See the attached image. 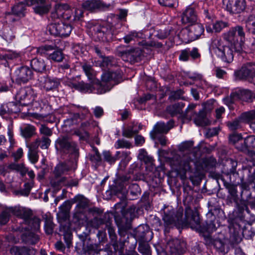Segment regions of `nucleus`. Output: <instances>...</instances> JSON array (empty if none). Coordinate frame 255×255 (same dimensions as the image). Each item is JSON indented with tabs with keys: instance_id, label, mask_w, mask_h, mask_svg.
Returning <instances> with one entry per match:
<instances>
[{
	"instance_id": "f257e3e1",
	"label": "nucleus",
	"mask_w": 255,
	"mask_h": 255,
	"mask_svg": "<svg viewBox=\"0 0 255 255\" xmlns=\"http://www.w3.org/2000/svg\"><path fill=\"white\" fill-rule=\"evenodd\" d=\"M164 215L162 220L164 221L165 230L174 226L178 228L180 227H190L193 230L202 232L211 233L216 231L217 227L214 221L211 220L206 222L205 229L200 225V219L199 213L196 209H192L186 207L185 212V218L182 219V213L180 211L175 212L171 206H167L163 209Z\"/></svg>"
},
{
	"instance_id": "f03ea898",
	"label": "nucleus",
	"mask_w": 255,
	"mask_h": 255,
	"mask_svg": "<svg viewBox=\"0 0 255 255\" xmlns=\"http://www.w3.org/2000/svg\"><path fill=\"white\" fill-rule=\"evenodd\" d=\"M245 32L243 27L241 25L232 27L229 31L223 34L224 40L234 47L235 52L241 53L243 50Z\"/></svg>"
},
{
	"instance_id": "7ed1b4c3",
	"label": "nucleus",
	"mask_w": 255,
	"mask_h": 255,
	"mask_svg": "<svg viewBox=\"0 0 255 255\" xmlns=\"http://www.w3.org/2000/svg\"><path fill=\"white\" fill-rule=\"evenodd\" d=\"M217 56L223 62L226 63H231L234 59V47L231 45H227L219 38L212 40L211 45Z\"/></svg>"
},
{
	"instance_id": "20e7f679",
	"label": "nucleus",
	"mask_w": 255,
	"mask_h": 255,
	"mask_svg": "<svg viewBox=\"0 0 255 255\" xmlns=\"http://www.w3.org/2000/svg\"><path fill=\"white\" fill-rule=\"evenodd\" d=\"M55 147L60 152L69 154L74 159L79 156V147L77 143L68 136H61L56 140Z\"/></svg>"
},
{
	"instance_id": "39448f33",
	"label": "nucleus",
	"mask_w": 255,
	"mask_h": 255,
	"mask_svg": "<svg viewBox=\"0 0 255 255\" xmlns=\"http://www.w3.org/2000/svg\"><path fill=\"white\" fill-rule=\"evenodd\" d=\"M204 32L203 25L200 23L190 24L188 27L182 29L180 36L185 41H194L198 39Z\"/></svg>"
},
{
	"instance_id": "423d86ee",
	"label": "nucleus",
	"mask_w": 255,
	"mask_h": 255,
	"mask_svg": "<svg viewBox=\"0 0 255 255\" xmlns=\"http://www.w3.org/2000/svg\"><path fill=\"white\" fill-rule=\"evenodd\" d=\"M234 74L237 79L248 81L255 85V63L244 64L240 69L236 71Z\"/></svg>"
},
{
	"instance_id": "0eeeda50",
	"label": "nucleus",
	"mask_w": 255,
	"mask_h": 255,
	"mask_svg": "<svg viewBox=\"0 0 255 255\" xmlns=\"http://www.w3.org/2000/svg\"><path fill=\"white\" fill-rule=\"evenodd\" d=\"M54 49V47L51 45L42 46L38 48H34L36 52L42 56H47L49 60L53 61L60 62L64 58V55L61 50H57L51 53V51Z\"/></svg>"
},
{
	"instance_id": "6e6552de",
	"label": "nucleus",
	"mask_w": 255,
	"mask_h": 255,
	"mask_svg": "<svg viewBox=\"0 0 255 255\" xmlns=\"http://www.w3.org/2000/svg\"><path fill=\"white\" fill-rule=\"evenodd\" d=\"M48 30L51 35L67 37L71 33L72 27L70 24L62 22L51 23L48 25Z\"/></svg>"
},
{
	"instance_id": "1a4fd4ad",
	"label": "nucleus",
	"mask_w": 255,
	"mask_h": 255,
	"mask_svg": "<svg viewBox=\"0 0 255 255\" xmlns=\"http://www.w3.org/2000/svg\"><path fill=\"white\" fill-rule=\"evenodd\" d=\"M33 76L32 71L27 66L17 68L14 72L12 80L18 84L27 83Z\"/></svg>"
},
{
	"instance_id": "9d476101",
	"label": "nucleus",
	"mask_w": 255,
	"mask_h": 255,
	"mask_svg": "<svg viewBox=\"0 0 255 255\" xmlns=\"http://www.w3.org/2000/svg\"><path fill=\"white\" fill-rule=\"evenodd\" d=\"M25 2L28 6L33 5L34 11L39 15L47 13L51 8V4L45 0H25Z\"/></svg>"
},
{
	"instance_id": "9b49d317",
	"label": "nucleus",
	"mask_w": 255,
	"mask_h": 255,
	"mask_svg": "<svg viewBox=\"0 0 255 255\" xmlns=\"http://www.w3.org/2000/svg\"><path fill=\"white\" fill-rule=\"evenodd\" d=\"M51 17L53 19L62 17L65 19H70L71 10L69 5L66 3L56 4L51 12Z\"/></svg>"
},
{
	"instance_id": "f8f14e48",
	"label": "nucleus",
	"mask_w": 255,
	"mask_h": 255,
	"mask_svg": "<svg viewBox=\"0 0 255 255\" xmlns=\"http://www.w3.org/2000/svg\"><path fill=\"white\" fill-rule=\"evenodd\" d=\"M205 240L207 244H212L219 252L225 254L228 252V241L224 238L212 239L210 235L205 236Z\"/></svg>"
},
{
	"instance_id": "ddd939ff",
	"label": "nucleus",
	"mask_w": 255,
	"mask_h": 255,
	"mask_svg": "<svg viewBox=\"0 0 255 255\" xmlns=\"http://www.w3.org/2000/svg\"><path fill=\"white\" fill-rule=\"evenodd\" d=\"M92 226L96 229H98L101 226H104L105 228L108 230L110 238L113 241H116L117 236L115 233V230L112 226L111 220L105 221L103 219L95 218L92 221Z\"/></svg>"
},
{
	"instance_id": "4468645a",
	"label": "nucleus",
	"mask_w": 255,
	"mask_h": 255,
	"mask_svg": "<svg viewBox=\"0 0 255 255\" xmlns=\"http://www.w3.org/2000/svg\"><path fill=\"white\" fill-rule=\"evenodd\" d=\"M185 243L177 239L169 240L167 244V249L171 255H181L185 252Z\"/></svg>"
},
{
	"instance_id": "2eb2a0df",
	"label": "nucleus",
	"mask_w": 255,
	"mask_h": 255,
	"mask_svg": "<svg viewBox=\"0 0 255 255\" xmlns=\"http://www.w3.org/2000/svg\"><path fill=\"white\" fill-rule=\"evenodd\" d=\"M142 55V52L141 50L139 48H136L124 51L121 56L125 61L135 63L141 60Z\"/></svg>"
},
{
	"instance_id": "dca6fc26",
	"label": "nucleus",
	"mask_w": 255,
	"mask_h": 255,
	"mask_svg": "<svg viewBox=\"0 0 255 255\" xmlns=\"http://www.w3.org/2000/svg\"><path fill=\"white\" fill-rule=\"evenodd\" d=\"M79 237L81 241L77 244L75 248L79 254H90L91 252L96 250V245L92 244L90 241L85 239L82 235H79Z\"/></svg>"
},
{
	"instance_id": "f3484780",
	"label": "nucleus",
	"mask_w": 255,
	"mask_h": 255,
	"mask_svg": "<svg viewBox=\"0 0 255 255\" xmlns=\"http://www.w3.org/2000/svg\"><path fill=\"white\" fill-rule=\"evenodd\" d=\"M246 6L245 0H228L226 8L230 13L238 14L244 12Z\"/></svg>"
},
{
	"instance_id": "a211bd4d",
	"label": "nucleus",
	"mask_w": 255,
	"mask_h": 255,
	"mask_svg": "<svg viewBox=\"0 0 255 255\" xmlns=\"http://www.w3.org/2000/svg\"><path fill=\"white\" fill-rule=\"evenodd\" d=\"M174 122L170 120L165 124L163 122L157 123L154 127V129L150 132V135L152 139H155L157 137L159 133H166L173 127Z\"/></svg>"
},
{
	"instance_id": "6ab92c4d",
	"label": "nucleus",
	"mask_w": 255,
	"mask_h": 255,
	"mask_svg": "<svg viewBox=\"0 0 255 255\" xmlns=\"http://www.w3.org/2000/svg\"><path fill=\"white\" fill-rule=\"evenodd\" d=\"M238 210L242 214L241 218L243 220L248 222H253L255 221V215L249 210L246 200H241L238 204Z\"/></svg>"
},
{
	"instance_id": "aec40b11",
	"label": "nucleus",
	"mask_w": 255,
	"mask_h": 255,
	"mask_svg": "<svg viewBox=\"0 0 255 255\" xmlns=\"http://www.w3.org/2000/svg\"><path fill=\"white\" fill-rule=\"evenodd\" d=\"M66 85L71 88L80 91L82 92L90 93L93 91L90 84L77 81L76 78L68 79L65 81Z\"/></svg>"
},
{
	"instance_id": "412c9836",
	"label": "nucleus",
	"mask_w": 255,
	"mask_h": 255,
	"mask_svg": "<svg viewBox=\"0 0 255 255\" xmlns=\"http://www.w3.org/2000/svg\"><path fill=\"white\" fill-rule=\"evenodd\" d=\"M92 34L97 37L99 40H107L109 38H111V32L107 30L106 28L101 26L99 25H95L91 26L90 28Z\"/></svg>"
},
{
	"instance_id": "4be33fe9",
	"label": "nucleus",
	"mask_w": 255,
	"mask_h": 255,
	"mask_svg": "<svg viewBox=\"0 0 255 255\" xmlns=\"http://www.w3.org/2000/svg\"><path fill=\"white\" fill-rule=\"evenodd\" d=\"M200 56L198 48L194 47L191 50L190 48H186L181 50L179 59L180 61L186 62L189 61L190 58L193 60L197 59Z\"/></svg>"
},
{
	"instance_id": "5701e85b",
	"label": "nucleus",
	"mask_w": 255,
	"mask_h": 255,
	"mask_svg": "<svg viewBox=\"0 0 255 255\" xmlns=\"http://www.w3.org/2000/svg\"><path fill=\"white\" fill-rule=\"evenodd\" d=\"M229 229L231 234V242L235 244L240 243L242 240V234H244L242 232L241 226L235 222L230 226Z\"/></svg>"
},
{
	"instance_id": "b1692460",
	"label": "nucleus",
	"mask_w": 255,
	"mask_h": 255,
	"mask_svg": "<svg viewBox=\"0 0 255 255\" xmlns=\"http://www.w3.org/2000/svg\"><path fill=\"white\" fill-rule=\"evenodd\" d=\"M95 64L102 68L103 70H110L117 64V61L113 56H104L95 61Z\"/></svg>"
},
{
	"instance_id": "393cba45",
	"label": "nucleus",
	"mask_w": 255,
	"mask_h": 255,
	"mask_svg": "<svg viewBox=\"0 0 255 255\" xmlns=\"http://www.w3.org/2000/svg\"><path fill=\"white\" fill-rule=\"evenodd\" d=\"M181 20L185 24H192L197 22V15L194 9L190 6H188L183 11Z\"/></svg>"
},
{
	"instance_id": "a878e982",
	"label": "nucleus",
	"mask_w": 255,
	"mask_h": 255,
	"mask_svg": "<svg viewBox=\"0 0 255 255\" xmlns=\"http://www.w3.org/2000/svg\"><path fill=\"white\" fill-rule=\"evenodd\" d=\"M136 236L145 241H150L152 237V232L147 225H140L136 229Z\"/></svg>"
},
{
	"instance_id": "bb28decb",
	"label": "nucleus",
	"mask_w": 255,
	"mask_h": 255,
	"mask_svg": "<svg viewBox=\"0 0 255 255\" xmlns=\"http://www.w3.org/2000/svg\"><path fill=\"white\" fill-rule=\"evenodd\" d=\"M17 97L20 100H27V104H29L34 100V93L31 87L21 88L17 93Z\"/></svg>"
},
{
	"instance_id": "cd10ccee",
	"label": "nucleus",
	"mask_w": 255,
	"mask_h": 255,
	"mask_svg": "<svg viewBox=\"0 0 255 255\" xmlns=\"http://www.w3.org/2000/svg\"><path fill=\"white\" fill-rule=\"evenodd\" d=\"M26 146L28 148V159L32 163L35 164L38 161L39 159L37 141L27 144Z\"/></svg>"
},
{
	"instance_id": "c85d7f7f",
	"label": "nucleus",
	"mask_w": 255,
	"mask_h": 255,
	"mask_svg": "<svg viewBox=\"0 0 255 255\" xmlns=\"http://www.w3.org/2000/svg\"><path fill=\"white\" fill-rule=\"evenodd\" d=\"M192 160L191 158L184 157L180 161L179 164V170L180 172H183L181 175V178L186 177L185 174L187 172H191V163Z\"/></svg>"
},
{
	"instance_id": "c756f323",
	"label": "nucleus",
	"mask_w": 255,
	"mask_h": 255,
	"mask_svg": "<svg viewBox=\"0 0 255 255\" xmlns=\"http://www.w3.org/2000/svg\"><path fill=\"white\" fill-rule=\"evenodd\" d=\"M236 147L239 150L242 151H246L250 148L255 147V135H251L248 136L244 139V144H237Z\"/></svg>"
},
{
	"instance_id": "7c9ffc66",
	"label": "nucleus",
	"mask_w": 255,
	"mask_h": 255,
	"mask_svg": "<svg viewBox=\"0 0 255 255\" xmlns=\"http://www.w3.org/2000/svg\"><path fill=\"white\" fill-rule=\"evenodd\" d=\"M142 126L137 125V123L134 122L130 123L127 128L123 131L122 134L124 136L130 138L134 134L137 133L141 129Z\"/></svg>"
},
{
	"instance_id": "2f4dec72",
	"label": "nucleus",
	"mask_w": 255,
	"mask_h": 255,
	"mask_svg": "<svg viewBox=\"0 0 255 255\" xmlns=\"http://www.w3.org/2000/svg\"><path fill=\"white\" fill-rule=\"evenodd\" d=\"M30 66L36 72L43 73L46 71V64L42 59L34 58L31 60Z\"/></svg>"
},
{
	"instance_id": "473e14b6",
	"label": "nucleus",
	"mask_w": 255,
	"mask_h": 255,
	"mask_svg": "<svg viewBox=\"0 0 255 255\" xmlns=\"http://www.w3.org/2000/svg\"><path fill=\"white\" fill-rule=\"evenodd\" d=\"M232 97L234 99H241L243 101L249 102L253 97L251 91L248 90H243L236 91L231 93Z\"/></svg>"
},
{
	"instance_id": "72a5a7b5",
	"label": "nucleus",
	"mask_w": 255,
	"mask_h": 255,
	"mask_svg": "<svg viewBox=\"0 0 255 255\" xmlns=\"http://www.w3.org/2000/svg\"><path fill=\"white\" fill-rule=\"evenodd\" d=\"M59 84V82L56 78L45 77L44 81H41V86L46 91H50L57 88Z\"/></svg>"
},
{
	"instance_id": "f704fd0d",
	"label": "nucleus",
	"mask_w": 255,
	"mask_h": 255,
	"mask_svg": "<svg viewBox=\"0 0 255 255\" xmlns=\"http://www.w3.org/2000/svg\"><path fill=\"white\" fill-rule=\"evenodd\" d=\"M35 128L30 125H23L20 127V134L22 137L27 139L35 134Z\"/></svg>"
},
{
	"instance_id": "c9c22d12",
	"label": "nucleus",
	"mask_w": 255,
	"mask_h": 255,
	"mask_svg": "<svg viewBox=\"0 0 255 255\" xmlns=\"http://www.w3.org/2000/svg\"><path fill=\"white\" fill-rule=\"evenodd\" d=\"M50 183L51 186L57 191L60 189L62 185L68 184L69 182L67 181V178L65 177L59 178V176H55L50 180Z\"/></svg>"
},
{
	"instance_id": "e433bc0d",
	"label": "nucleus",
	"mask_w": 255,
	"mask_h": 255,
	"mask_svg": "<svg viewBox=\"0 0 255 255\" xmlns=\"http://www.w3.org/2000/svg\"><path fill=\"white\" fill-rule=\"evenodd\" d=\"M14 212V214L19 216L21 218L24 220V223L25 224L27 221L32 217V212L30 210H28L23 208H15L12 210Z\"/></svg>"
},
{
	"instance_id": "4c0bfd02",
	"label": "nucleus",
	"mask_w": 255,
	"mask_h": 255,
	"mask_svg": "<svg viewBox=\"0 0 255 255\" xmlns=\"http://www.w3.org/2000/svg\"><path fill=\"white\" fill-rule=\"evenodd\" d=\"M92 83V85L90 84L93 89L92 92L96 90V92H95L96 93L102 94L110 90V88H109L108 86H106V84L103 82L99 83L98 81L97 82L95 80L94 82ZM90 93H91V92Z\"/></svg>"
},
{
	"instance_id": "58836bf2",
	"label": "nucleus",
	"mask_w": 255,
	"mask_h": 255,
	"mask_svg": "<svg viewBox=\"0 0 255 255\" xmlns=\"http://www.w3.org/2000/svg\"><path fill=\"white\" fill-rule=\"evenodd\" d=\"M26 10V6L22 2L15 4L11 8L12 14L19 17H24L25 15Z\"/></svg>"
},
{
	"instance_id": "ea45409f",
	"label": "nucleus",
	"mask_w": 255,
	"mask_h": 255,
	"mask_svg": "<svg viewBox=\"0 0 255 255\" xmlns=\"http://www.w3.org/2000/svg\"><path fill=\"white\" fill-rule=\"evenodd\" d=\"M44 219V229L47 234L53 233L54 225L53 223V218L49 214H45L43 216Z\"/></svg>"
},
{
	"instance_id": "a19ab883",
	"label": "nucleus",
	"mask_w": 255,
	"mask_h": 255,
	"mask_svg": "<svg viewBox=\"0 0 255 255\" xmlns=\"http://www.w3.org/2000/svg\"><path fill=\"white\" fill-rule=\"evenodd\" d=\"M25 224L28 226L25 227V230L36 231L39 229L40 220L37 217H31Z\"/></svg>"
},
{
	"instance_id": "79ce46f5",
	"label": "nucleus",
	"mask_w": 255,
	"mask_h": 255,
	"mask_svg": "<svg viewBox=\"0 0 255 255\" xmlns=\"http://www.w3.org/2000/svg\"><path fill=\"white\" fill-rule=\"evenodd\" d=\"M206 113L203 111L199 112L194 119V123L199 126H206L210 124V122L206 118Z\"/></svg>"
},
{
	"instance_id": "37998d69",
	"label": "nucleus",
	"mask_w": 255,
	"mask_h": 255,
	"mask_svg": "<svg viewBox=\"0 0 255 255\" xmlns=\"http://www.w3.org/2000/svg\"><path fill=\"white\" fill-rule=\"evenodd\" d=\"M81 66L88 78L91 81V82H94L96 79L95 74L91 65L87 62H84L82 64Z\"/></svg>"
},
{
	"instance_id": "c03bdc74",
	"label": "nucleus",
	"mask_w": 255,
	"mask_h": 255,
	"mask_svg": "<svg viewBox=\"0 0 255 255\" xmlns=\"http://www.w3.org/2000/svg\"><path fill=\"white\" fill-rule=\"evenodd\" d=\"M214 6L212 3L206 2L203 3L202 10L205 17L208 19H211L213 16V10Z\"/></svg>"
},
{
	"instance_id": "a18cd8bd",
	"label": "nucleus",
	"mask_w": 255,
	"mask_h": 255,
	"mask_svg": "<svg viewBox=\"0 0 255 255\" xmlns=\"http://www.w3.org/2000/svg\"><path fill=\"white\" fill-rule=\"evenodd\" d=\"M245 120L241 118V116L239 119H236L234 120L228 121L226 123L227 126L231 130H236L241 128V120Z\"/></svg>"
},
{
	"instance_id": "49530a36",
	"label": "nucleus",
	"mask_w": 255,
	"mask_h": 255,
	"mask_svg": "<svg viewBox=\"0 0 255 255\" xmlns=\"http://www.w3.org/2000/svg\"><path fill=\"white\" fill-rule=\"evenodd\" d=\"M70 169L69 166L66 163H62L57 165L54 169V172L55 176H60L62 174H64Z\"/></svg>"
},
{
	"instance_id": "de8ad7c7",
	"label": "nucleus",
	"mask_w": 255,
	"mask_h": 255,
	"mask_svg": "<svg viewBox=\"0 0 255 255\" xmlns=\"http://www.w3.org/2000/svg\"><path fill=\"white\" fill-rule=\"evenodd\" d=\"M18 253V255H35L37 251L32 248L22 247L14 248Z\"/></svg>"
},
{
	"instance_id": "09e8293b",
	"label": "nucleus",
	"mask_w": 255,
	"mask_h": 255,
	"mask_svg": "<svg viewBox=\"0 0 255 255\" xmlns=\"http://www.w3.org/2000/svg\"><path fill=\"white\" fill-rule=\"evenodd\" d=\"M101 6V2L96 0H88L83 4V6L89 10H93L99 8Z\"/></svg>"
},
{
	"instance_id": "8fccbe9b",
	"label": "nucleus",
	"mask_w": 255,
	"mask_h": 255,
	"mask_svg": "<svg viewBox=\"0 0 255 255\" xmlns=\"http://www.w3.org/2000/svg\"><path fill=\"white\" fill-rule=\"evenodd\" d=\"M37 141L38 147L39 146L42 149H47L51 143L50 139L45 136H43L41 138H37L34 142Z\"/></svg>"
},
{
	"instance_id": "3c124183",
	"label": "nucleus",
	"mask_w": 255,
	"mask_h": 255,
	"mask_svg": "<svg viewBox=\"0 0 255 255\" xmlns=\"http://www.w3.org/2000/svg\"><path fill=\"white\" fill-rule=\"evenodd\" d=\"M136 212L135 206H131L128 208L127 211L124 214L123 218H125L127 221H130L135 217Z\"/></svg>"
},
{
	"instance_id": "603ef678",
	"label": "nucleus",
	"mask_w": 255,
	"mask_h": 255,
	"mask_svg": "<svg viewBox=\"0 0 255 255\" xmlns=\"http://www.w3.org/2000/svg\"><path fill=\"white\" fill-rule=\"evenodd\" d=\"M76 202H77V206L79 208L84 209L87 207L88 202L87 199L83 195H78L74 198Z\"/></svg>"
},
{
	"instance_id": "864d4df0",
	"label": "nucleus",
	"mask_w": 255,
	"mask_h": 255,
	"mask_svg": "<svg viewBox=\"0 0 255 255\" xmlns=\"http://www.w3.org/2000/svg\"><path fill=\"white\" fill-rule=\"evenodd\" d=\"M120 153V151H117L116 155L114 156H112L109 151H104L103 152V156L106 161L110 164H113L119 159V156Z\"/></svg>"
},
{
	"instance_id": "5fc2aeb1",
	"label": "nucleus",
	"mask_w": 255,
	"mask_h": 255,
	"mask_svg": "<svg viewBox=\"0 0 255 255\" xmlns=\"http://www.w3.org/2000/svg\"><path fill=\"white\" fill-rule=\"evenodd\" d=\"M115 147L116 149L119 148H130L131 147V143L126 140L125 139L122 138L118 139L115 144Z\"/></svg>"
},
{
	"instance_id": "6e6d98bb",
	"label": "nucleus",
	"mask_w": 255,
	"mask_h": 255,
	"mask_svg": "<svg viewBox=\"0 0 255 255\" xmlns=\"http://www.w3.org/2000/svg\"><path fill=\"white\" fill-rule=\"evenodd\" d=\"M226 188L228 190V192L231 197V198L236 201L237 197V187L230 183H226L225 184Z\"/></svg>"
},
{
	"instance_id": "4d7b16f0",
	"label": "nucleus",
	"mask_w": 255,
	"mask_h": 255,
	"mask_svg": "<svg viewBox=\"0 0 255 255\" xmlns=\"http://www.w3.org/2000/svg\"><path fill=\"white\" fill-rule=\"evenodd\" d=\"M142 33L141 32L133 31L126 35L124 37V39L125 43H128L132 40H134L135 38L140 37Z\"/></svg>"
},
{
	"instance_id": "13d9d810",
	"label": "nucleus",
	"mask_w": 255,
	"mask_h": 255,
	"mask_svg": "<svg viewBox=\"0 0 255 255\" xmlns=\"http://www.w3.org/2000/svg\"><path fill=\"white\" fill-rule=\"evenodd\" d=\"M181 110V107L179 104L169 106L167 108V111L172 116L180 114Z\"/></svg>"
},
{
	"instance_id": "bf43d9fd",
	"label": "nucleus",
	"mask_w": 255,
	"mask_h": 255,
	"mask_svg": "<svg viewBox=\"0 0 255 255\" xmlns=\"http://www.w3.org/2000/svg\"><path fill=\"white\" fill-rule=\"evenodd\" d=\"M71 208V204L69 201H66L59 207V214L66 217Z\"/></svg>"
},
{
	"instance_id": "052dcab7",
	"label": "nucleus",
	"mask_w": 255,
	"mask_h": 255,
	"mask_svg": "<svg viewBox=\"0 0 255 255\" xmlns=\"http://www.w3.org/2000/svg\"><path fill=\"white\" fill-rule=\"evenodd\" d=\"M19 57V54L14 51H9L4 54H0V59L7 60L8 59H13Z\"/></svg>"
},
{
	"instance_id": "680f3d73",
	"label": "nucleus",
	"mask_w": 255,
	"mask_h": 255,
	"mask_svg": "<svg viewBox=\"0 0 255 255\" xmlns=\"http://www.w3.org/2000/svg\"><path fill=\"white\" fill-rule=\"evenodd\" d=\"M227 26V22L223 21H217L213 24V29L215 32H220L223 28Z\"/></svg>"
},
{
	"instance_id": "e2e57ef3",
	"label": "nucleus",
	"mask_w": 255,
	"mask_h": 255,
	"mask_svg": "<svg viewBox=\"0 0 255 255\" xmlns=\"http://www.w3.org/2000/svg\"><path fill=\"white\" fill-rule=\"evenodd\" d=\"M129 192L131 195L136 196L140 195V189L137 184H132L129 187Z\"/></svg>"
},
{
	"instance_id": "0e129e2a",
	"label": "nucleus",
	"mask_w": 255,
	"mask_h": 255,
	"mask_svg": "<svg viewBox=\"0 0 255 255\" xmlns=\"http://www.w3.org/2000/svg\"><path fill=\"white\" fill-rule=\"evenodd\" d=\"M9 167L12 170L20 171L22 173L27 171V169L24 167L23 164L13 163L9 165Z\"/></svg>"
},
{
	"instance_id": "69168bd1",
	"label": "nucleus",
	"mask_w": 255,
	"mask_h": 255,
	"mask_svg": "<svg viewBox=\"0 0 255 255\" xmlns=\"http://www.w3.org/2000/svg\"><path fill=\"white\" fill-rule=\"evenodd\" d=\"M159 3L164 6L173 7L176 5L177 0H158Z\"/></svg>"
},
{
	"instance_id": "338daca9",
	"label": "nucleus",
	"mask_w": 255,
	"mask_h": 255,
	"mask_svg": "<svg viewBox=\"0 0 255 255\" xmlns=\"http://www.w3.org/2000/svg\"><path fill=\"white\" fill-rule=\"evenodd\" d=\"M93 154L90 155V160L95 163H98L101 160V155L98 152V149L96 147L93 148Z\"/></svg>"
},
{
	"instance_id": "774afa93",
	"label": "nucleus",
	"mask_w": 255,
	"mask_h": 255,
	"mask_svg": "<svg viewBox=\"0 0 255 255\" xmlns=\"http://www.w3.org/2000/svg\"><path fill=\"white\" fill-rule=\"evenodd\" d=\"M241 118L246 121H250L255 119V110L245 113L242 115Z\"/></svg>"
}]
</instances>
